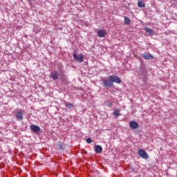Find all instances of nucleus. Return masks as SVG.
I'll use <instances>...</instances> for the list:
<instances>
[{"label": "nucleus", "mask_w": 177, "mask_h": 177, "mask_svg": "<svg viewBox=\"0 0 177 177\" xmlns=\"http://www.w3.org/2000/svg\"><path fill=\"white\" fill-rule=\"evenodd\" d=\"M30 128V131H32L33 133H35L36 135H38V133L41 132V127H39V126H37L35 124H31Z\"/></svg>", "instance_id": "obj_2"}, {"label": "nucleus", "mask_w": 177, "mask_h": 177, "mask_svg": "<svg viewBox=\"0 0 177 177\" xmlns=\"http://www.w3.org/2000/svg\"><path fill=\"white\" fill-rule=\"evenodd\" d=\"M57 149L58 150H64V149H66V145L62 142H59L57 143Z\"/></svg>", "instance_id": "obj_9"}, {"label": "nucleus", "mask_w": 177, "mask_h": 177, "mask_svg": "<svg viewBox=\"0 0 177 177\" xmlns=\"http://www.w3.org/2000/svg\"><path fill=\"white\" fill-rule=\"evenodd\" d=\"M95 153H102L103 151V148L100 145H95Z\"/></svg>", "instance_id": "obj_12"}, {"label": "nucleus", "mask_w": 177, "mask_h": 177, "mask_svg": "<svg viewBox=\"0 0 177 177\" xmlns=\"http://www.w3.org/2000/svg\"><path fill=\"white\" fill-rule=\"evenodd\" d=\"M144 59H145L146 60H151L153 59H154V57H153V55H151V54L150 53H145L142 55Z\"/></svg>", "instance_id": "obj_7"}, {"label": "nucleus", "mask_w": 177, "mask_h": 177, "mask_svg": "<svg viewBox=\"0 0 177 177\" xmlns=\"http://www.w3.org/2000/svg\"><path fill=\"white\" fill-rule=\"evenodd\" d=\"M109 80H111V81L112 82L113 84V82H115L116 84H121V82H122L120 77H118L115 75H110Z\"/></svg>", "instance_id": "obj_3"}, {"label": "nucleus", "mask_w": 177, "mask_h": 177, "mask_svg": "<svg viewBox=\"0 0 177 177\" xmlns=\"http://www.w3.org/2000/svg\"><path fill=\"white\" fill-rule=\"evenodd\" d=\"M97 36L100 38H104V37H106V32H105V30H100L97 32Z\"/></svg>", "instance_id": "obj_10"}, {"label": "nucleus", "mask_w": 177, "mask_h": 177, "mask_svg": "<svg viewBox=\"0 0 177 177\" xmlns=\"http://www.w3.org/2000/svg\"><path fill=\"white\" fill-rule=\"evenodd\" d=\"M73 57H74L75 60H77L78 62V63H82V62L84 60V57H82V54L77 55V54L74 53Z\"/></svg>", "instance_id": "obj_5"}, {"label": "nucleus", "mask_w": 177, "mask_h": 177, "mask_svg": "<svg viewBox=\"0 0 177 177\" xmlns=\"http://www.w3.org/2000/svg\"><path fill=\"white\" fill-rule=\"evenodd\" d=\"M113 115H115V117H120V115H121V113H120L119 110H116L113 111Z\"/></svg>", "instance_id": "obj_17"}, {"label": "nucleus", "mask_w": 177, "mask_h": 177, "mask_svg": "<svg viewBox=\"0 0 177 177\" xmlns=\"http://www.w3.org/2000/svg\"><path fill=\"white\" fill-rule=\"evenodd\" d=\"M129 127L131 128V129H136L138 127H139V124L135 121H131L129 123Z\"/></svg>", "instance_id": "obj_8"}, {"label": "nucleus", "mask_w": 177, "mask_h": 177, "mask_svg": "<svg viewBox=\"0 0 177 177\" xmlns=\"http://www.w3.org/2000/svg\"><path fill=\"white\" fill-rule=\"evenodd\" d=\"M145 31H146L147 32H148V34H150L151 35V34H153V30L151 29L149 27H145Z\"/></svg>", "instance_id": "obj_16"}, {"label": "nucleus", "mask_w": 177, "mask_h": 177, "mask_svg": "<svg viewBox=\"0 0 177 177\" xmlns=\"http://www.w3.org/2000/svg\"><path fill=\"white\" fill-rule=\"evenodd\" d=\"M103 85L104 86H106V88H111L114 85L113 82H111V80H104L103 81Z\"/></svg>", "instance_id": "obj_4"}, {"label": "nucleus", "mask_w": 177, "mask_h": 177, "mask_svg": "<svg viewBox=\"0 0 177 177\" xmlns=\"http://www.w3.org/2000/svg\"><path fill=\"white\" fill-rule=\"evenodd\" d=\"M124 24L126 26H129V24H131V19L127 17H124Z\"/></svg>", "instance_id": "obj_14"}, {"label": "nucleus", "mask_w": 177, "mask_h": 177, "mask_svg": "<svg viewBox=\"0 0 177 177\" xmlns=\"http://www.w3.org/2000/svg\"><path fill=\"white\" fill-rule=\"evenodd\" d=\"M65 106L66 107V109H73L74 107V104H73L70 102H66L65 104Z\"/></svg>", "instance_id": "obj_15"}, {"label": "nucleus", "mask_w": 177, "mask_h": 177, "mask_svg": "<svg viewBox=\"0 0 177 177\" xmlns=\"http://www.w3.org/2000/svg\"><path fill=\"white\" fill-rule=\"evenodd\" d=\"M16 118L19 121H21L23 120V111H19L16 113Z\"/></svg>", "instance_id": "obj_11"}, {"label": "nucleus", "mask_w": 177, "mask_h": 177, "mask_svg": "<svg viewBox=\"0 0 177 177\" xmlns=\"http://www.w3.org/2000/svg\"><path fill=\"white\" fill-rule=\"evenodd\" d=\"M50 78L54 80V81L56 80H59V73L56 71H53L50 73Z\"/></svg>", "instance_id": "obj_6"}, {"label": "nucleus", "mask_w": 177, "mask_h": 177, "mask_svg": "<svg viewBox=\"0 0 177 177\" xmlns=\"http://www.w3.org/2000/svg\"><path fill=\"white\" fill-rule=\"evenodd\" d=\"M138 155L144 160H149V155L147 154V152L142 149L138 150Z\"/></svg>", "instance_id": "obj_1"}, {"label": "nucleus", "mask_w": 177, "mask_h": 177, "mask_svg": "<svg viewBox=\"0 0 177 177\" xmlns=\"http://www.w3.org/2000/svg\"><path fill=\"white\" fill-rule=\"evenodd\" d=\"M138 8H145V6H146V4L145 3V2H143V1L139 0L138 1Z\"/></svg>", "instance_id": "obj_13"}, {"label": "nucleus", "mask_w": 177, "mask_h": 177, "mask_svg": "<svg viewBox=\"0 0 177 177\" xmlns=\"http://www.w3.org/2000/svg\"><path fill=\"white\" fill-rule=\"evenodd\" d=\"M86 142H87L88 143H92V138H87V139H86Z\"/></svg>", "instance_id": "obj_18"}]
</instances>
